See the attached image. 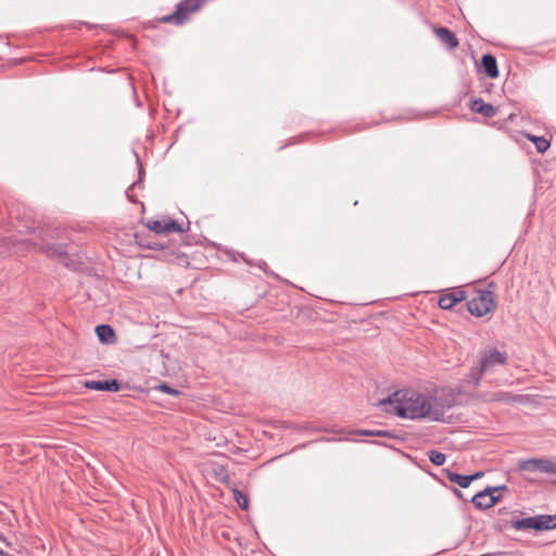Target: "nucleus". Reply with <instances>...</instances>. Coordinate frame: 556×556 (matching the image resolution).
<instances>
[{
	"instance_id": "1",
	"label": "nucleus",
	"mask_w": 556,
	"mask_h": 556,
	"mask_svg": "<svg viewBox=\"0 0 556 556\" xmlns=\"http://www.w3.org/2000/svg\"><path fill=\"white\" fill-rule=\"evenodd\" d=\"M389 414L408 419L441 420L445 405L438 396H430L414 390H400L379 403Z\"/></svg>"
},
{
	"instance_id": "2",
	"label": "nucleus",
	"mask_w": 556,
	"mask_h": 556,
	"mask_svg": "<svg viewBox=\"0 0 556 556\" xmlns=\"http://www.w3.org/2000/svg\"><path fill=\"white\" fill-rule=\"evenodd\" d=\"M495 307V294L491 290H478L476 295L467 302L469 313L477 317H483L492 313Z\"/></svg>"
},
{
	"instance_id": "3",
	"label": "nucleus",
	"mask_w": 556,
	"mask_h": 556,
	"mask_svg": "<svg viewBox=\"0 0 556 556\" xmlns=\"http://www.w3.org/2000/svg\"><path fill=\"white\" fill-rule=\"evenodd\" d=\"M205 0H184L178 5L173 14L165 15L161 18L163 23H173L175 25H182L189 20V16L197 12L204 3Z\"/></svg>"
},
{
	"instance_id": "4",
	"label": "nucleus",
	"mask_w": 556,
	"mask_h": 556,
	"mask_svg": "<svg viewBox=\"0 0 556 556\" xmlns=\"http://www.w3.org/2000/svg\"><path fill=\"white\" fill-rule=\"evenodd\" d=\"M511 526L515 530H548L556 528L554 517L549 515H541L514 520Z\"/></svg>"
},
{
	"instance_id": "5",
	"label": "nucleus",
	"mask_w": 556,
	"mask_h": 556,
	"mask_svg": "<svg viewBox=\"0 0 556 556\" xmlns=\"http://www.w3.org/2000/svg\"><path fill=\"white\" fill-rule=\"evenodd\" d=\"M504 486L488 488L472 497V503L478 508H490L493 507L498 501L500 495H496Z\"/></svg>"
},
{
	"instance_id": "6",
	"label": "nucleus",
	"mask_w": 556,
	"mask_h": 556,
	"mask_svg": "<svg viewBox=\"0 0 556 556\" xmlns=\"http://www.w3.org/2000/svg\"><path fill=\"white\" fill-rule=\"evenodd\" d=\"M146 226L155 233H173L184 231L182 226L172 218L151 219L147 222Z\"/></svg>"
},
{
	"instance_id": "7",
	"label": "nucleus",
	"mask_w": 556,
	"mask_h": 556,
	"mask_svg": "<svg viewBox=\"0 0 556 556\" xmlns=\"http://www.w3.org/2000/svg\"><path fill=\"white\" fill-rule=\"evenodd\" d=\"M518 469L523 471L555 472L556 465L552 462L531 458L518 463Z\"/></svg>"
},
{
	"instance_id": "8",
	"label": "nucleus",
	"mask_w": 556,
	"mask_h": 556,
	"mask_svg": "<svg viewBox=\"0 0 556 556\" xmlns=\"http://www.w3.org/2000/svg\"><path fill=\"white\" fill-rule=\"evenodd\" d=\"M506 354L502 353L495 349L489 350L485 352L480 361V367L482 371H488L494 368L497 365H504L506 362Z\"/></svg>"
},
{
	"instance_id": "9",
	"label": "nucleus",
	"mask_w": 556,
	"mask_h": 556,
	"mask_svg": "<svg viewBox=\"0 0 556 556\" xmlns=\"http://www.w3.org/2000/svg\"><path fill=\"white\" fill-rule=\"evenodd\" d=\"M466 299V292L462 289H454L442 294L439 299V306L442 309H451L456 303Z\"/></svg>"
},
{
	"instance_id": "10",
	"label": "nucleus",
	"mask_w": 556,
	"mask_h": 556,
	"mask_svg": "<svg viewBox=\"0 0 556 556\" xmlns=\"http://www.w3.org/2000/svg\"><path fill=\"white\" fill-rule=\"evenodd\" d=\"M84 386L87 389L91 390H100V391H113L116 392L119 390V383L116 380H104V381H96L88 380L84 382Z\"/></svg>"
},
{
	"instance_id": "11",
	"label": "nucleus",
	"mask_w": 556,
	"mask_h": 556,
	"mask_svg": "<svg viewBox=\"0 0 556 556\" xmlns=\"http://www.w3.org/2000/svg\"><path fill=\"white\" fill-rule=\"evenodd\" d=\"M481 66L483 73L489 78H497L498 77V68L496 59L492 54H484L481 59Z\"/></svg>"
},
{
	"instance_id": "12",
	"label": "nucleus",
	"mask_w": 556,
	"mask_h": 556,
	"mask_svg": "<svg viewBox=\"0 0 556 556\" xmlns=\"http://www.w3.org/2000/svg\"><path fill=\"white\" fill-rule=\"evenodd\" d=\"M438 38L444 42L450 49H455L458 47V39L450 29L445 27H439L434 29Z\"/></svg>"
},
{
	"instance_id": "13",
	"label": "nucleus",
	"mask_w": 556,
	"mask_h": 556,
	"mask_svg": "<svg viewBox=\"0 0 556 556\" xmlns=\"http://www.w3.org/2000/svg\"><path fill=\"white\" fill-rule=\"evenodd\" d=\"M471 110L485 117H493L496 114V109L492 104L484 103L481 99L472 101Z\"/></svg>"
},
{
	"instance_id": "14",
	"label": "nucleus",
	"mask_w": 556,
	"mask_h": 556,
	"mask_svg": "<svg viewBox=\"0 0 556 556\" xmlns=\"http://www.w3.org/2000/svg\"><path fill=\"white\" fill-rule=\"evenodd\" d=\"M96 333L102 343H113L115 341V332L109 325H99L96 327Z\"/></svg>"
},
{
	"instance_id": "15",
	"label": "nucleus",
	"mask_w": 556,
	"mask_h": 556,
	"mask_svg": "<svg viewBox=\"0 0 556 556\" xmlns=\"http://www.w3.org/2000/svg\"><path fill=\"white\" fill-rule=\"evenodd\" d=\"M447 478L451 482L457 483L460 488H468L472 482V478L469 476H463L455 472H447Z\"/></svg>"
},
{
	"instance_id": "16",
	"label": "nucleus",
	"mask_w": 556,
	"mask_h": 556,
	"mask_svg": "<svg viewBox=\"0 0 556 556\" xmlns=\"http://www.w3.org/2000/svg\"><path fill=\"white\" fill-rule=\"evenodd\" d=\"M528 139L535 144L536 150L541 153L545 152L551 146V142L543 137L528 135Z\"/></svg>"
},
{
	"instance_id": "17",
	"label": "nucleus",
	"mask_w": 556,
	"mask_h": 556,
	"mask_svg": "<svg viewBox=\"0 0 556 556\" xmlns=\"http://www.w3.org/2000/svg\"><path fill=\"white\" fill-rule=\"evenodd\" d=\"M484 372L485 371H482L480 366L479 368H472L468 375V381L471 382L473 387H478Z\"/></svg>"
},
{
	"instance_id": "18",
	"label": "nucleus",
	"mask_w": 556,
	"mask_h": 556,
	"mask_svg": "<svg viewBox=\"0 0 556 556\" xmlns=\"http://www.w3.org/2000/svg\"><path fill=\"white\" fill-rule=\"evenodd\" d=\"M429 459L433 465L441 466L445 463V455L438 451H430L429 452Z\"/></svg>"
},
{
	"instance_id": "19",
	"label": "nucleus",
	"mask_w": 556,
	"mask_h": 556,
	"mask_svg": "<svg viewBox=\"0 0 556 556\" xmlns=\"http://www.w3.org/2000/svg\"><path fill=\"white\" fill-rule=\"evenodd\" d=\"M482 399L486 402H490V401H497V402H505V401H508L510 400V396L507 394V393H494V394H484L482 395Z\"/></svg>"
},
{
	"instance_id": "20",
	"label": "nucleus",
	"mask_w": 556,
	"mask_h": 556,
	"mask_svg": "<svg viewBox=\"0 0 556 556\" xmlns=\"http://www.w3.org/2000/svg\"><path fill=\"white\" fill-rule=\"evenodd\" d=\"M235 496H236V501L238 503V505L242 508V509H247L248 508V505H249V500L247 498V496H244L241 492L239 491H236L235 492Z\"/></svg>"
},
{
	"instance_id": "21",
	"label": "nucleus",
	"mask_w": 556,
	"mask_h": 556,
	"mask_svg": "<svg viewBox=\"0 0 556 556\" xmlns=\"http://www.w3.org/2000/svg\"><path fill=\"white\" fill-rule=\"evenodd\" d=\"M159 389L167 394H170V395H178L179 394V391L169 387L168 384L166 383H162Z\"/></svg>"
},
{
	"instance_id": "22",
	"label": "nucleus",
	"mask_w": 556,
	"mask_h": 556,
	"mask_svg": "<svg viewBox=\"0 0 556 556\" xmlns=\"http://www.w3.org/2000/svg\"><path fill=\"white\" fill-rule=\"evenodd\" d=\"M356 433L363 434V435H380L381 431L374 432V431H368V430H358Z\"/></svg>"
},
{
	"instance_id": "23",
	"label": "nucleus",
	"mask_w": 556,
	"mask_h": 556,
	"mask_svg": "<svg viewBox=\"0 0 556 556\" xmlns=\"http://www.w3.org/2000/svg\"><path fill=\"white\" fill-rule=\"evenodd\" d=\"M483 476V472L479 471V472H476L475 475H471L469 476L470 478H472V481L476 480V479H479Z\"/></svg>"
}]
</instances>
